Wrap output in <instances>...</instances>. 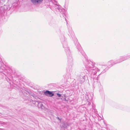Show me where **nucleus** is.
<instances>
[{
	"instance_id": "11",
	"label": "nucleus",
	"mask_w": 130,
	"mask_h": 130,
	"mask_svg": "<svg viewBox=\"0 0 130 130\" xmlns=\"http://www.w3.org/2000/svg\"><path fill=\"white\" fill-rule=\"evenodd\" d=\"M37 105L38 108L40 109H43L44 108V106L42 104V103L41 102H37Z\"/></svg>"
},
{
	"instance_id": "14",
	"label": "nucleus",
	"mask_w": 130,
	"mask_h": 130,
	"mask_svg": "<svg viewBox=\"0 0 130 130\" xmlns=\"http://www.w3.org/2000/svg\"><path fill=\"white\" fill-rule=\"evenodd\" d=\"M85 97L87 100L90 99V98L89 97L88 94L87 93L85 95Z\"/></svg>"
},
{
	"instance_id": "15",
	"label": "nucleus",
	"mask_w": 130,
	"mask_h": 130,
	"mask_svg": "<svg viewBox=\"0 0 130 130\" xmlns=\"http://www.w3.org/2000/svg\"><path fill=\"white\" fill-rule=\"evenodd\" d=\"M60 99L63 100L67 102V101H68V100H66V98H61Z\"/></svg>"
},
{
	"instance_id": "5",
	"label": "nucleus",
	"mask_w": 130,
	"mask_h": 130,
	"mask_svg": "<svg viewBox=\"0 0 130 130\" xmlns=\"http://www.w3.org/2000/svg\"><path fill=\"white\" fill-rule=\"evenodd\" d=\"M76 45V47L78 50L80 52L82 55L85 57V58H86V56L84 51L83 50L81 46L78 42H77L75 44Z\"/></svg>"
},
{
	"instance_id": "7",
	"label": "nucleus",
	"mask_w": 130,
	"mask_h": 130,
	"mask_svg": "<svg viewBox=\"0 0 130 130\" xmlns=\"http://www.w3.org/2000/svg\"><path fill=\"white\" fill-rule=\"evenodd\" d=\"M121 60V59H120V58L119 59L115 61H114L113 60H111L108 62V65L110 67H111L113 65L115 64H115V63L117 62H119V61Z\"/></svg>"
},
{
	"instance_id": "21",
	"label": "nucleus",
	"mask_w": 130,
	"mask_h": 130,
	"mask_svg": "<svg viewBox=\"0 0 130 130\" xmlns=\"http://www.w3.org/2000/svg\"><path fill=\"white\" fill-rule=\"evenodd\" d=\"M102 68H105V66H103L102 67Z\"/></svg>"
},
{
	"instance_id": "17",
	"label": "nucleus",
	"mask_w": 130,
	"mask_h": 130,
	"mask_svg": "<svg viewBox=\"0 0 130 130\" xmlns=\"http://www.w3.org/2000/svg\"><path fill=\"white\" fill-rule=\"evenodd\" d=\"M23 94L24 95H25V94H27L28 95V94H29V93L27 92H25L24 91Z\"/></svg>"
},
{
	"instance_id": "3",
	"label": "nucleus",
	"mask_w": 130,
	"mask_h": 130,
	"mask_svg": "<svg viewBox=\"0 0 130 130\" xmlns=\"http://www.w3.org/2000/svg\"><path fill=\"white\" fill-rule=\"evenodd\" d=\"M86 79V75L84 72H81L79 75H78L77 79L80 82V83H83Z\"/></svg>"
},
{
	"instance_id": "8",
	"label": "nucleus",
	"mask_w": 130,
	"mask_h": 130,
	"mask_svg": "<svg viewBox=\"0 0 130 130\" xmlns=\"http://www.w3.org/2000/svg\"><path fill=\"white\" fill-rule=\"evenodd\" d=\"M44 93L45 95L50 97L54 95V94L53 93V92L47 90L44 92Z\"/></svg>"
},
{
	"instance_id": "20",
	"label": "nucleus",
	"mask_w": 130,
	"mask_h": 130,
	"mask_svg": "<svg viewBox=\"0 0 130 130\" xmlns=\"http://www.w3.org/2000/svg\"><path fill=\"white\" fill-rule=\"evenodd\" d=\"M57 119H58V120H60V121H61V119L60 118V119L59 117H57Z\"/></svg>"
},
{
	"instance_id": "6",
	"label": "nucleus",
	"mask_w": 130,
	"mask_h": 130,
	"mask_svg": "<svg viewBox=\"0 0 130 130\" xmlns=\"http://www.w3.org/2000/svg\"><path fill=\"white\" fill-rule=\"evenodd\" d=\"M57 9L58 11L62 14H63V16L65 18V20L67 22V25L68 26V23L67 22L66 19V18L64 17V16H65V14L66 13V11L65 9L62 8H59L58 6V7L57 8Z\"/></svg>"
},
{
	"instance_id": "13",
	"label": "nucleus",
	"mask_w": 130,
	"mask_h": 130,
	"mask_svg": "<svg viewBox=\"0 0 130 130\" xmlns=\"http://www.w3.org/2000/svg\"><path fill=\"white\" fill-rule=\"evenodd\" d=\"M30 102H32V104H34L35 105V106H37V102H38V101H34L32 100H31L30 101Z\"/></svg>"
},
{
	"instance_id": "9",
	"label": "nucleus",
	"mask_w": 130,
	"mask_h": 130,
	"mask_svg": "<svg viewBox=\"0 0 130 130\" xmlns=\"http://www.w3.org/2000/svg\"><path fill=\"white\" fill-rule=\"evenodd\" d=\"M130 58V55L125 56H121L120 57V59H121V60L119 61V62L115 63V64H117L120 63L123 61L127 59Z\"/></svg>"
},
{
	"instance_id": "19",
	"label": "nucleus",
	"mask_w": 130,
	"mask_h": 130,
	"mask_svg": "<svg viewBox=\"0 0 130 130\" xmlns=\"http://www.w3.org/2000/svg\"><path fill=\"white\" fill-rule=\"evenodd\" d=\"M94 69H95V70H96H96H97L98 72L100 70L99 69H98V68H95Z\"/></svg>"
},
{
	"instance_id": "10",
	"label": "nucleus",
	"mask_w": 130,
	"mask_h": 130,
	"mask_svg": "<svg viewBox=\"0 0 130 130\" xmlns=\"http://www.w3.org/2000/svg\"><path fill=\"white\" fill-rule=\"evenodd\" d=\"M69 126L68 124L66 122H63L60 125L61 127L63 128L64 129L66 128H67V126Z\"/></svg>"
},
{
	"instance_id": "22",
	"label": "nucleus",
	"mask_w": 130,
	"mask_h": 130,
	"mask_svg": "<svg viewBox=\"0 0 130 130\" xmlns=\"http://www.w3.org/2000/svg\"><path fill=\"white\" fill-rule=\"evenodd\" d=\"M92 97H91V98H90V99H92Z\"/></svg>"
},
{
	"instance_id": "18",
	"label": "nucleus",
	"mask_w": 130,
	"mask_h": 130,
	"mask_svg": "<svg viewBox=\"0 0 130 130\" xmlns=\"http://www.w3.org/2000/svg\"><path fill=\"white\" fill-rule=\"evenodd\" d=\"M57 95L59 97L61 98V97H62V96H61V95L59 93H57Z\"/></svg>"
},
{
	"instance_id": "4",
	"label": "nucleus",
	"mask_w": 130,
	"mask_h": 130,
	"mask_svg": "<svg viewBox=\"0 0 130 130\" xmlns=\"http://www.w3.org/2000/svg\"><path fill=\"white\" fill-rule=\"evenodd\" d=\"M86 70L87 72L86 71V72L88 74V75L91 77H92V76L95 75L97 73L96 70H95L94 68L89 69L88 70ZM93 77H94L93 76Z\"/></svg>"
},
{
	"instance_id": "12",
	"label": "nucleus",
	"mask_w": 130,
	"mask_h": 130,
	"mask_svg": "<svg viewBox=\"0 0 130 130\" xmlns=\"http://www.w3.org/2000/svg\"><path fill=\"white\" fill-rule=\"evenodd\" d=\"M31 3L34 5H37L39 4L38 3V1L37 0H30Z\"/></svg>"
},
{
	"instance_id": "1",
	"label": "nucleus",
	"mask_w": 130,
	"mask_h": 130,
	"mask_svg": "<svg viewBox=\"0 0 130 130\" xmlns=\"http://www.w3.org/2000/svg\"><path fill=\"white\" fill-rule=\"evenodd\" d=\"M62 44H63V47L65 49V51L66 52L68 56V62L71 65L72 64L73 59L71 56L70 55V52L69 48V47H68L66 42L64 41L62 43Z\"/></svg>"
},
{
	"instance_id": "16",
	"label": "nucleus",
	"mask_w": 130,
	"mask_h": 130,
	"mask_svg": "<svg viewBox=\"0 0 130 130\" xmlns=\"http://www.w3.org/2000/svg\"><path fill=\"white\" fill-rule=\"evenodd\" d=\"M39 4H40L43 1V0H37Z\"/></svg>"
},
{
	"instance_id": "2",
	"label": "nucleus",
	"mask_w": 130,
	"mask_h": 130,
	"mask_svg": "<svg viewBox=\"0 0 130 130\" xmlns=\"http://www.w3.org/2000/svg\"><path fill=\"white\" fill-rule=\"evenodd\" d=\"M95 64V63H93L90 61L86 60V62L85 63V65L86 68L85 70V72H86V70H88L89 69L95 68L94 67Z\"/></svg>"
}]
</instances>
